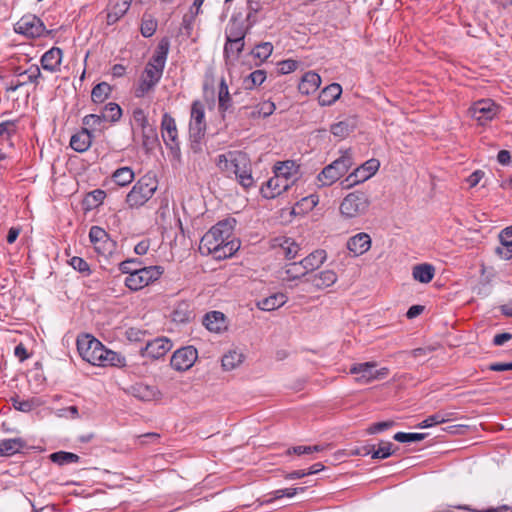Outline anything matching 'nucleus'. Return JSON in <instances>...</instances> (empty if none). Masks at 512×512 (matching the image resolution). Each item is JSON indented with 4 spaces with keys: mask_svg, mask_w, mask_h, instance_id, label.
<instances>
[{
    "mask_svg": "<svg viewBox=\"0 0 512 512\" xmlns=\"http://www.w3.org/2000/svg\"><path fill=\"white\" fill-rule=\"evenodd\" d=\"M235 222V219H225L207 231L200 240V253L202 255L212 254L217 260L233 256L240 248L238 240L230 239Z\"/></svg>",
    "mask_w": 512,
    "mask_h": 512,
    "instance_id": "nucleus-1",
    "label": "nucleus"
},
{
    "mask_svg": "<svg viewBox=\"0 0 512 512\" xmlns=\"http://www.w3.org/2000/svg\"><path fill=\"white\" fill-rule=\"evenodd\" d=\"M77 350L83 360L95 366H120L124 357L117 352L106 349L104 345L90 334L77 338Z\"/></svg>",
    "mask_w": 512,
    "mask_h": 512,
    "instance_id": "nucleus-2",
    "label": "nucleus"
},
{
    "mask_svg": "<svg viewBox=\"0 0 512 512\" xmlns=\"http://www.w3.org/2000/svg\"><path fill=\"white\" fill-rule=\"evenodd\" d=\"M136 260L130 259L120 263V270L128 274L125 279V285L134 291L140 290L150 283L156 281L163 273L161 266H149L141 268H129L131 264H136Z\"/></svg>",
    "mask_w": 512,
    "mask_h": 512,
    "instance_id": "nucleus-3",
    "label": "nucleus"
},
{
    "mask_svg": "<svg viewBox=\"0 0 512 512\" xmlns=\"http://www.w3.org/2000/svg\"><path fill=\"white\" fill-rule=\"evenodd\" d=\"M158 182L154 175L146 174L141 177L126 196L130 208L143 206L156 192Z\"/></svg>",
    "mask_w": 512,
    "mask_h": 512,
    "instance_id": "nucleus-4",
    "label": "nucleus"
},
{
    "mask_svg": "<svg viewBox=\"0 0 512 512\" xmlns=\"http://www.w3.org/2000/svg\"><path fill=\"white\" fill-rule=\"evenodd\" d=\"M353 165V158L349 151L325 166L317 176L319 186H330L344 176Z\"/></svg>",
    "mask_w": 512,
    "mask_h": 512,
    "instance_id": "nucleus-5",
    "label": "nucleus"
},
{
    "mask_svg": "<svg viewBox=\"0 0 512 512\" xmlns=\"http://www.w3.org/2000/svg\"><path fill=\"white\" fill-rule=\"evenodd\" d=\"M370 205L369 197L362 191L349 193L340 204L341 215L345 218H356L366 213Z\"/></svg>",
    "mask_w": 512,
    "mask_h": 512,
    "instance_id": "nucleus-6",
    "label": "nucleus"
},
{
    "mask_svg": "<svg viewBox=\"0 0 512 512\" xmlns=\"http://www.w3.org/2000/svg\"><path fill=\"white\" fill-rule=\"evenodd\" d=\"M249 30L248 26H245L243 22L236 19H231L226 31V43L224 46L225 58L230 57V53H234V45H237V51L242 52L244 49V39Z\"/></svg>",
    "mask_w": 512,
    "mask_h": 512,
    "instance_id": "nucleus-7",
    "label": "nucleus"
},
{
    "mask_svg": "<svg viewBox=\"0 0 512 512\" xmlns=\"http://www.w3.org/2000/svg\"><path fill=\"white\" fill-rule=\"evenodd\" d=\"M377 363L374 361L357 363L351 366L350 373L357 375L356 381L362 384H368L374 380H381L388 376L389 369L383 367L376 369Z\"/></svg>",
    "mask_w": 512,
    "mask_h": 512,
    "instance_id": "nucleus-8",
    "label": "nucleus"
},
{
    "mask_svg": "<svg viewBox=\"0 0 512 512\" xmlns=\"http://www.w3.org/2000/svg\"><path fill=\"white\" fill-rule=\"evenodd\" d=\"M89 238L98 254L108 258L115 253L117 244L109 237L108 233L103 228L92 226L89 232Z\"/></svg>",
    "mask_w": 512,
    "mask_h": 512,
    "instance_id": "nucleus-9",
    "label": "nucleus"
},
{
    "mask_svg": "<svg viewBox=\"0 0 512 512\" xmlns=\"http://www.w3.org/2000/svg\"><path fill=\"white\" fill-rule=\"evenodd\" d=\"M379 160L372 158L364 162L362 165L357 167L352 173H350L342 182L343 188H350L353 185L364 182L371 178L379 169Z\"/></svg>",
    "mask_w": 512,
    "mask_h": 512,
    "instance_id": "nucleus-10",
    "label": "nucleus"
},
{
    "mask_svg": "<svg viewBox=\"0 0 512 512\" xmlns=\"http://www.w3.org/2000/svg\"><path fill=\"white\" fill-rule=\"evenodd\" d=\"M234 170L232 176L244 188L249 189L254 186V178L251 171V163L247 154L239 151L237 158H234Z\"/></svg>",
    "mask_w": 512,
    "mask_h": 512,
    "instance_id": "nucleus-11",
    "label": "nucleus"
},
{
    "mask_svg": "<svg viewBox=\"0 0 512 512\" xmlns=\"http://www.w3.org/2000/svg\"><path fill=\"white\" fill-rule=\"evenodd\" d=\"M162 138L165 145L170 149L171 153L176 157H180V145L178 140V131L175 119L165 113L161 121Z\"/></svg>",
    "mask_w": 512,
    "mask_h": 512,
    "instance_id": "nucleus-12",
    "label": "nucleus"
},
{
    "mask_svg": "<svg viewBox=\"0 0 512 512\" xmlns=\"http://www.w3.org/2000/svg\"><path fill=\"white\" fill-rule=\"evenodd\" d=\"M197 358V349L193 346H185L173 353L170 364L177 371H187L194 365Z\"/></svg>",
    "mask_w": 512,
    "mask_h": 512,
    "instance_id": "nucleus-13",
    "label": "nucleus"
},
{
    "mask_svg": "<svg viewBox=\"0 0 512 512\" xmlns=\"http://www.w3.org/2000/svg\"><path fill=\"white\" fill-rule=\"evenodd\" d=\"M206 131L205 109L200 101H194L191 106L189 136L203 138Z\"/></svg>",
    "mask_w": 512,
    "mask_h": 512,
    "instance_id": "nucleus-14",
    "label": "nucleus"
},
{
    "mask_svg": "<svg viewBox=\"0 0 512 512\" xmlns=\"http://www.w3.org/2000/svg\"><path fill=\"white\" fill-rule=\"evenodd\" d=\"M15 31L34 38L44 35L46 28L43 22L35 15H24L16 23Z\"/></svg>",
    "mask_w": 512,
    "mask_h": 512,
    "instance_id": "nucleus-15",
    "label": "nucleus"
},
{
    "mask_svg": "<svg viewBox=\"0 0 512 512\" xmlns=\"http://www.w3.org/2000/svg\"><path fill=\"white\" fill-rule=\"evenodd\" d=\"M498 112V107L490 99H483L475 102L469 109L472 118L477 120L481 125L490 121Z\"/></svg>",
    "mask_w": 512,
    "mask_h": 512,
    "instance_id": "nucleus-16",
    "label": "nucleus"
},
{
    "mask_svg": "<svg viewBox=\"0 0 512 512\" xmlns=\"http://www.w3.org/2000/svg\"><path fill=\"white\" fill-rule=\"evenodd\" d=\"M161 75H159L158 71L156 69L151 68H144L139 82L134 90V95L136 98H143L149 93H151L158 82L161 79Z\"/></svg>",
    "mask_w": 512,
    "mask_h": 512,
    "instance_id": "nucleus-17",
    "label": "nucleus"
},
{
    "mask_svg": "<svg viewBox=\"0 0 512 512\" xmlns=\"http://www.w3.org/2000/svg\"><path fill=\"white\" fill-rule=\"evenodd\" d=\"M172 342L166 337H158L146 343L141 348L142 356L151 359H159L166 355L172 348Z\"/></svg>",
    "mask_w": 512,
    "mask_h": 512,
    "instance_id": "nucleus-18",
    "label": "nucleus"
},
{
    "mask_svg": "<svg viewBox=\"0 0 512 512\" xmlns=\"http://www.w3.org/2000/svg\"><path fill=\"white\" fill-rule=\"evenodd\" d=\"M169 52V41L163 39L159 42L157 49L151 59L146 64V68L156 69L159 75L162 76L165 67L167 55Z\"/></svg>",
    "mask_w": 512,
    "mask_h": 512,
    "instance_id": "nucleus-19",
    "label": "nucleus"
},
{
    "mask_svg": "<svg viewBox=\"0 0 512 512\" xmlns=\"http://www.w3.org/2000/svg\"><path fill=\"white\" fill-rule=\"evenodd\" d=\"M289 188V182L286 179L276 175L270 178L262 187L261 193L263 197L272 199L285 192Z\"/></svg>",
    "mask_w": 512,
    "mask_h": 512,
    "instance_id": "nucleus-20",
    "label": "nucleus"
},
{
    "mask_svg": "<svg viewBox=\"0 0 512 512\" xmlns=\"http://www.w3.org/2000/svg\"><path fill=\"white\" fill-rule=\"evenodd\" d=\"M132 0H109L107 6V24L112 25L128 11Z\"/></svg>",
    "mask_w": 512,
    "mask_h": 512,
    "instance_id": "nucleus-21",
    "label": "nucleus"
},
{
    "mask_svg": "<svg viewBox=\"0 0 512 512\" xmlns=\"http://www.w3.org/2000/svg\"><path fill=\"white\" fill-rule=\"evenodd\" d=\"M62 57V50L58 47H53L43 54L41 58V66L44 70L51 73L57 72L60 70Z\"/></svg>",
    "mask_w": 512,
    "mask_h": 512,
    "instance_id": "nucleus-22",
    "label": "nucleus"
},
{
    "mask_svg": "<svg viewBox=\"0 0 512 512\" xmlns=\"http://www.w3.org/2000/svg\"><path fill=\"white\" fill-rule=\"evenodd\" d=\"M304 281L311 283L314 288L321 290L332 286L337 281V275L332 270H324L310 275Z\"/></svg>",
    "mask_w": 512,
    "mask_h": 512,
    "instance_id": "nucleus-23",
    "label": "nucleus"
},
{
    "mask_svg": "<svg viewBox=\"0 0 512 512\" xmlns=\"http://www.w3.org/2000/svg\"><path fill=\"white\" fill-rule=\"evenodd\" d=\"M371 247V238L367 233L361 232L351 237L347 242L348 250L355 256H360Z\"/></svg>",
    "mask_w": 512,
    "mask_h": 512,
    "instance_id": "nucleus-24",
    "label": "nucleus"
},
{
    "mask_svg": "<svg viewBox=\"0 0 512 512\" xmlns=\"http://www.w3.org/2000/svg\"><path fill=\"white\" fill-rule=\"evenodd\" d=\"M279 274L283 282H292L308 275L301 261L286 264Z\"/></svg>",
    "mask_w": 512,
    "mask_h": 512,
    "instance_id": "nucleus-25",
    "label": "nucleus"
},
{
    "mask_svg": "<svg viewBox=\"0 0 512 512\" xmlns=\"http://www.w3.org/2000/svg\"><path fill=\"white\" fill-rule=\"evenodd\" d=\"M93 134L88 128H82L79 132L72 135L70 139V147L76 152H86L92 144Z\"/></svg>",
    "mask_w": 512,
    "mask_h": 512,
    "instance_id": "nucleus-26",
    "label": "nucleus"
},
{
    "mask_svg": "<svg viewBox=\"0 0 512 512\" xmlns=\"http://www.w3.org/2000/svg\"><path fill=\"white\" fill-rule=\"evenodd\" d=\"M500 247L495 252L500 258L508 260L512 258V226L504 228L499 234Z\"/></svg>",
    "mask_w": 512,
    "mask_h": 512,
    "instance_id": "nucleus-27",
    "label": "nucleus"
},
{
    "mask_svg": "<svg viewBox=\"0 0 512 512\" xmlns=\"http://www.w3.org/2000/svg\"><path fill=\"white\" fill-rule=\"evenodd\" d=\"M203 325L211 332L220 333L226 329L225 315L219 311L208 312L203 318Z\"/></svg>",
    "mask_w": 512,
    "mask_h": 512,
    "instance_id": "nucleus-28",
    "label": "nucleus"
},
{
    "mask_svg": "<svg viewBox=\"0 0 512 512\" xmlns=\"http://www.w3.org/2000/svg\"><path fill=\"white\" fill-rule=\"evenodd\" d=\"M342 94V87L338 83H332L326 86L318 96V102L321 106H330L334 104Z\"/></svg>",
    "mask_w": 512,
    "mask_h": 512,
    "instance_id": "nucleus-29",
    "label": "nucleus"
},
{
    "mask_svg": "<svg viewBox=\"0 0 512 512\" xmlns=\"http://www.w3.org/2000/svg\"><path fill=\"white\" fill-rule=\"evenodd\" d=\"M321 84V77L315 72H307L302 77L298 90L301 94L309 95L314 93Z\"/></svg>",
    "mask_w": 512,
    "mask_h": 512,
    "instance_id": "nucleus-30",
    "label": "nucleus"
},
{
    "mask_svg": "<svg viewBox=\"0 0 512 512\" xmlns=\"http://www.w3.org/2000/svg\"><path fill=\"white\" fill-rule=\"evenodd\" d=\"M239 151H228L225 154H220L215 160L217 168L224 173L227 177L231 178L234 168V158H237Z\"/></svg>",
    "mask_w": 512,
    "mask_h": 512,
    "instance_id": "nucleus-31",
    "label": "nucleus"
},
{
    "mask_svg": "<svg viewBox=\"0 0 512 512\" xmlns=\"http://www.w3.org/2000/svg\"><path fill=\"white\" fill-rule=\"evenodd\" d=\"M12 406L17 411L28 413L44 404V401L38 397H31L28 399H22L18 395L10 398Z\"/></svg>",
    "mask_w": 512,
    "mask_h": 512,
    "instance_id": "nucleus-32",
    "label": "nucleus"
},
{
    "mask_svg": "<svg viewBox=\"0 0 512 512\" xmlns=\"http://www.w3.org/2000/svg\"><path fill=\"white\" fill-rule=\"evenodd\" d=\"M273 246L278 247L287 259L295 258L300 250L299 245L293 239L287 237L274 239Z\"/></svg>",
    "mask_w": 512,
    "mask_h": 512,
    "instance_id": "nucleus-33",
    "label": "nucleus"
},
{
    "mask_svg": "<svg viewBox=\"0 0 512 512\" xmlns=\"http://www.w3.org/2000/svg\"><path fill=\"white\" fill-rule=\"evenodd\" d=\"M131 394L142 400V401H152L154 400L159 392L155 386H149L144 383H136L130 388Z\"/></svg>",
    "mask_w": 512,
    "mask_h": 512,
    "instance_id": "nucleus-34",
    "label": "nucleus"
},
{
    "mask_svg": "<svg viewBox=\"0 0 512 512\" xmlns=\"http://www.w3.org/2000/svg\"><path fill=\"white\" fill-rule=\"evenodd\" d=\"M288 298L283 293H275L257 302V307L264 311H272L282 307Z\"/></svg>",
    "mask_w": 512,
    "mask_h": 512,
    "instance_id": "nucleus-35",
    "label": "nucleus"
},
{
    "mask_svg": "<svg viewBox=\"0 0 512 512\" xmlns=\"http://www.w3.org/2000/svg\"><path fill=\"white\" fill-rule=\"evenodd\" d=\"M326 260V252L324 250H315L301 260L307 273L318 269Z\"/></svg>",
    "mask_w": 512,
    "mask_h": 512,
    "instance_id": "nucleus-36",
    "label": "nucleus"
},
{
    "mask_svg": "<svg viewBox=\"0 0 512 512\" xmlns=\"http://www.w3.org/2000/svg\"><path fill=\"white\" fill-rule=\"evenodd\" d=\"M413 278L420 282V283H429L434 275H435V268L431 264H418L413 267L412 270Z\"/></svg>",
    "mask_w": 512,
    "mask_h": 512,
    "instance_id": "nucleus-37",
    "label": "nucleus"
},
{
    "mask_svg": "<svg viewBox=\"0 0 512 512\" xmlns=\"http://www.w3.org/2000/svg\"><path fill=\"white\" fill-rule=\"evenodd\" d=\"M25 446L21 438L4 439L0 442V456H12L20 452Z\"/></svg>",
    "mask_w": 512,
    "mask_h": 512,
    "instance_id": "nucleus-38",
    "label": "nucleus"
},
{
    "mask_svg": "<svg viewBox=\"0 0 512 512\" xmlns=\"http://www.w3.org/2000/svg\"><path fill=\"white\" fill-rule=\"evenodd\" d=\"M82 123L84 125L83 128H88L92 133L94 132H103L106 129V120L102 118L101 114H89L83 117Z\"/></svg>",
    "mask_w": 512,
    "mask_h": 512,
    "instance_id": "nucleus-39",
    "label": "nucleus"
},
{
    "mask_svg": "<svg viewBox=\"0 0 512 512\" xmlns=\"http://www.w3.org/2000/svg\"><path fill=\"white\" fill-rule=\"evenodd\" d=\"M218 106L222 113L230 111L232 99L229 93L228 85L224 78L221 79L218 92Z\"/></svg>",
    "mask_w": 512,
    "mask_h": 512,
    "instance_id": "nucleus-40",
    "label": "nucleus"
},
{
    "mask_svg": "<svg viewBox=\"0 0 512 512\" xmlns=\"http://www.w3.org/2000/svg\"><path fill=\"white\" fill-rule=\"evenodd\" d=\"M356 127L355 119H346L331 126V133L339 138L347 137Z\"/></svg>",
    "mask_w": 512,
    "mask_h": 512,
    "instance_id": "nucleus-41",
    "label": "nucleus"
},
{
    "mask_svg": "<svg viewBox=\"0 0 512 512\" xmlns=\"http://www.w3.org/2000/svg\"><path fill=\"white\" fill-rule=\"evenodd\" d=\"M298 173V166L293 161H285L275 166V174L286 179L287 182Z\"/></svg>",
    "mask_w": 512,
    "mask_h": 512,
    "instance_id": "nucleus-42",
    "label": "nucleus"
},
{
    "mask_svg": "<svg viewBox=\"0 0 512 512\" xmlns=\"http://www.w3.org/2000/svg\"><path fill=\"white\" fill-rule=\"evenodd\" d=\"M141 132H142V147L146 151L152 150L158 142L156 129L150 125L146 128H142Z\"/></svg>",
    "mask_w": 512,
    "mask_h": 512,
    "instance_id": "nucleus-43",
    "label": "nucleus"
},
{
    "mask_svg": "<svg viewBox=\"0 0 512 512\" xmlns=\"http://www.w3.org/2000/svg\"><path fill=\"white\" fill-rule=\"evenodd\" d=\"M49 457L53 463L58 464L60 466L70 463H77L80 459V457L77 454L66 451L52 453L50 454Z\"/></svg>",
    "mask_w": 512,
    "mask_h": 512,
    "instance_id": "nucleus-44",
    "label": "nucleus"
},
{
    "mask_svg": "<svg viewBox=\"0 0 512 512\" xmlns=\"http://www.w3.org/2000/svg\"><path fill=\"white\" fill-rule=\"evenodd\" d=\"M111 93V86L106 82L97 84L91 92V99L94 103L104 102Z\"/></svg>",
    "mask_w": 512,
    "mask_h": 512,
    "instance_id": "nucleus-45",
    "label": "nucleus"
},
{
    "mask_svg": "<svg viewBox=\"0 0 512 512\" xmlns=\"http://www.w3.org/2000/svg\"><path fill=\"white\" fill-rule=\"evenodd\" d=\"M243 361V355L237 351H229L222 357V367L226 371L235 369Z\"/></svg>",
    "mask_w": 512,
    "mask_h": 512,
    "instance_id": "nucleus-46",
    "label": "nucleus"
},
{
    "mask_svg": "<svg viewBox=\"0 0 512 512\" xmlns=\"http://www.w3.org/2000/svg\"><path fill=\"white\" fill-rule=\"evenodd\" d=\"M134 179V172L129 167H122L113 173V180L119 186H126Z\"/></svg>",
    "mask_w": 512,
    "mask_h": 512,
    "instance_id": "nucleus-47",
    "label": "nucleus"
},
{
    "mask_svg": "<svg viewBox=\"0 0 512 512\" xmlns=\"http://www.w3.org/2000/svg\"><path fill=\"white\" fill-rule=\"evenodd\" d=\"M101 113L102 118L105 119L107 123L117 122L121 118L122 110L118 104L108 103Z\"/></svg>",
    "mask_w": 512,
    "mask_h": 512,
    "instance_id": "nucleus-48",
    "label": "nucleus"
},
{
    "mask_svg": "<svg viewBox=\"0 0 512 512\" xmlns=\"http://www.w3.org/2000/svg\"><path fill=\"white\" fill-rule=\"evenodd\" d=\"M266 79V72L264 70H255L251 72L244 79L245 89H253L254 87L261 85Z\"/></svg>",
    "mask_w": 512,
    "mask_h": 512,
    "instance_id": "nucleus-49",
    "label": "nucleus"
},
{
    "mask_svg": "<svg viewBox=\"0 0 512 512\" xmlns=\"http://www.w3.org/2000/svg\"><path fill=\"white\" fill-rule=\"evenodd\" d=\"M273 52V45L270 42H263L255 46L252 50V55L255 58L265 61Z\"/></svg>",
    "mask_w": 512,
    "mask_h": 512,
    "instance_id": "nucleus-50",
    "label": "nucleus"
},
{
    "mask_svg": "<svg viewBox=\"0 0 512 512\" xmlns=\"http://www.w3.org/2000/svg\"><path fill=\"white\" fill-rule=\"evenodd\" d=\"M425 433H405V432H397L393 439L400 443H410V442H418L425 439Z\"/></svg>",
    "mask_w": 512,
    "mask_h": 512,
    "instance_id": "nucleus-51",
    "label": "nucleus"
},
{
    "mask_svg": "<svg viewBox=\"0 0 512 512\" xmlns=\"http://www.w3.org/2000/svg\"><path fill=\"white\" fill-rule=\"evenodd\" d=\"M393 444L391 442H381L378 449L373 447L372 458L373 459H385L393 454Z\"/></svg>",
    "mask_w": 512,
    "mask_h": 512,
    "instance_id": "nucleus-52",
    "label": "nucleus"
},
{
    "mask_svg": "<svg viewBox=\"0 0 512 512\" xmlns=\"http://www.w3.org/2000/svg\"><path fill=\"white\" fill-rule=\"evenodd\" d=\"M173 320L175 322H185L190 318V311L188 310V304L180 303L173 311Z\"/></svg>",
    "mask_w": 512,
    "mask_h": 512,
    "instance_id": "nucleus-53",
    "label": "nucleus"
},
{
    "mask_svg": "<svg viewBox=\"0 0 512 512\" xmlns=\"http://www.w3.org/2000/svg\"><path fill=\"white\" fill-rule=\"evenodd\" d=\"M73 269L77 270L84 276H88L91 272L89 264L81 257H72L69 261Z\"/></svg>",
    "mask_w": 512,
    "mask_h": 512,
    "instance_id": "nucleus-54",
    "label": "nucleus"
},
{
    "mask_svg": "<svg viewBox=\"0 0 512 512\" xmlns=\"http://www.w3.org/2000/svg\"><path fill=\"white\" fill-rule=\"evenodd\" d=\"M157 29V22L152 19V18H149V19H143L142 21V24H141V34L148 38V37H151L155 31Z\"/></svg>",
    "mask_w": 512,
    "mask_h": 512,
    "instance_id": "nucleus-55",
    "label": "nucleus"
},
{
    "mask_svg": "<svg viewBox=\"0 0 512 512\" xmlns=\"http://www.w3.org/2000/svg\"><path fill=\"white\" fill-rule=\"evenodd\" d=\"M133 120L136 123V125L138 127H140L141 129L150 126L147 116H146L144 110L141 108H136L133 111Z\"/></svg>",
    "mask_w": 512,
    "mask_h": 512,
    "instance_id": "nucleus-56",
    "label": "nucleus"
},
{
    "mask_svg": "<svg viewBox=\"0 0 512 512\" xmlns=\"http://www.w3.org/2000/svg\"><path fill=\"white\" fill-rule=\"evenodd\" d=\"M240 113L250 119H259L262 118V115L260 113L258 104L254 106H244L240 108Z\"/></svg>",
    "mask_w": 512,
    "mask_h": 512,
    "instance_id": "nucleus-57",
    "label": "nucleus"
},
{
    "mask_svg": "<svg viewBox=\"0 0 512 512\" xmlns=\"http://www.w3.org/2000/svg\"><path fill=\"white\" fill-rule=\"evenodd\" d=\"M304 490H305L304 487L285 488V489H279V490L274 491L273 495H274V499H279V498H282V497H293L298 492H304Z\"/></svg>",
    "mask_w": 512,
    "mask_h": 512,
    "instance_id": "nucleus-58",
    "label": "nucleus"
},
{
    "mask_svg": "<svg viewBox=\"0 0 512 512\" xmlns=\"http://www.w3.org/2000/svg\"><path fill=\"white\" fill-rule=\"evenodd\" d=\"M279 72L281 74H289L297 69L298 63L295 60L287 59L281 61L279 64Z\"/></svg>",
    "mask_w": 512,
    "mask_h": 512,
    "instance_id": "nucleus-59",
    "label": "nucleus"
},
{
    "mask_svg": "<svg viewBox=\"0 0 512 512\" xmlns=\"http://www.w3.org/2000/svg\"><path fill=\"white\" fill-rule=\"evenodd\" d=\"M443 423V417L438 415L437 413L427 417L424 419L419 425V428H429L437 424Z\"/></svg>",
    "mask_w": 512,
    "mask_h": 512,
    "instance_id": "nucleus-60",
    "label": "nucleus"
},
{
    "mask_svg": "<svg viewBox=\"0 0 512 512\" xmlns=\"http://www.w3.org/2000/svg\"><path fill=\"white\" fill-rule=\"evenodd\" d=\"M393 425H394L393 421L377 422V423H374L373 425H371L367 431L369 434H376V433L382 432L386 429H389Z\"/></svg>",
    "mask_w": 512,
    "mask_h": 512,
    "instance_id": "nucleus-61",
    "label": "nucleus"
},
{
    "mask_svg": "<svg viewBox=\"0 0 512 512\" xmlns=\"http://www.w3.org/2000/svg\"><path fill=\"white\" fill-rule=\"evenodd\" d=\"M258 107L262 115V118H266L272 115L276 109L275 104L271 101H264L262 103H259Z\"/></svg>",
    "mask_w": 512,
    "mask_h": 512,
    "instance_id": "nucleus-62",
    "label": "nucleus"
},
{
    "mask_svg": "<svg viewBox=\"0 0 512 512\" xmlns=\"http://www.w3.org/2000/svg\"><path fill=\"white\" fill-rule=\"evenodd\" d=\"M25 74L28 75V79L31 83H36L38 78L41 77V71L38 66H31L25 71Z\"/></svg>",
    "mask_w": 512,
    "mask_h": 512,
    "instance_id": "nucleus-63",
    "label": "nucleus"
},
{
    "mask_svg": "<svg viewBox=\"0 0 512 512\" xmlns=\"http://www.w3.org/2000/svg\"><path fill=\"white\" fill-rule=\"evenodd\" d=\"M484 176V172L481 171V170H476L475 172H473L468 178H467V182L469 184L470 187H475L480 181L481 179L483 178Z\"/></svg>",
    "mask_w": 512,
    "mask_h": 512,
    "instance_id": "nucleus-64",
    "label": "nucleus"
}]
</instances>
